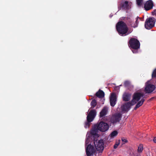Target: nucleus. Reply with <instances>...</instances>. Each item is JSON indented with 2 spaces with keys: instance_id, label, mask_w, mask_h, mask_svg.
<instances>
[{
  "instance_id": "1",
  "label": "nucleus",
  "mask_w": 156,
  "mask_h": 156,
  "mask_svg": "<svg viewBox=\"0 0 156 156\" xmlns=\"http://www.w3.org/2000/svg\"><path fill=\"white\" fill-rule=\"evenodd\" d=\"M109 126L108 124L102 121L100 122L98 124L94 125L91 131V134L94 136L98 137L97 133L98 130L105 132L108 129Z\"/></svg>"
},
{
  "instance_id": "2",
  "label": "nucleus",
  "mask_w": 156,
  "mask_h": 156,
  "mask_svg": "<svg viewBox=\"0 0 156 156\" xmlns=\"http://www.w3.org/2000/svg\"><path fill=\"white\" fill-rule=\"evenodd\" d=\"M116 28L119 34L121 36L126 35L128 30V28L126 23L122 21L118 22L116 24Z\"/></svg>"
},
{
  "instance_id": "3",
  "label": "nucleus",
  "mask_w": 156,
  "mask_h": 156,
  "mask_svg": "<svg viewBox=\"0 0 156 156\" xmlns=\"http://www.w3.org/2000/svg\"><path fill=\"white\" fill-rule=\"evenodd\" d=\"M129 43V46L131 48L133 49H138L140 48V43L136 38H131Z\"/></svg>"
},
{
  "instance_id": "4",
  "label": "nucleus",
  "mask_w": 156,
  "mask_h": 156,
  "mask_svg": "<svg viewBox=\"0 0 156 156\" xmlns=\"http://www.w3.org/2000/svg\"><path fill=\"white\" fill-rule=\"evenodd\" d=\"M155 19L154 18L147 19L145 23V27L147 29H150L154 25Z\"/></svg>"
},
{
  "instance_id": "5",
  "label": "nucleus",
  "mask_w": 156,
  "mask_h": 156,
  "mask_svg": "<svg viewBox=\"0 0 156 156\" xmlns=\"http://www.w3.org/2000/svg\"><path fill=\"white\" fill-rule=\"evenodd\" d=\"M94 143L96 148L98 151H102L104 150V142L103 140H100L97 141V140H94Z\"/></svg>"
},
{
  "instance_id": "6",
  "label": "nucleus",
  "mask_w": 156,
  "mask_h": 156,
  "mask_svg": "<svg viewBox=\"0 0 156 156\" xmlns=\"http://www.w3.org/2000/svg\"><path fill=\"white\" fill-rule=\"evenodd\" d=\"M141 97L144 99L145 98L144 93L140 92L134 93L133 95V99L132 101V102L134 104H136L139 101Z\"/></svg>"
},
{
  "instance_id": "7",
  "label": "nucleus",
  "mask_w": 156,
  "mask_h": 156,
  "mask_svg": "<svg viewBox=\"0 0 156 156\" xmlns=\"http://www.w3.org/2000/svg\"><path fill=\"white\" fill-rule=\"evenodd\" d=\"M118 8L119 11L121 9L127 10L130 7H129V2L127 1H125L123 3L119 2L118 5Z\"/></svg>"
},
{
  "instance_id": "8",
  "label": "nucleus",
  "mask_w": 156,
  "mask_h": 156,
  "mask_svg": "<svg viewBox=\"0 0 156 156\" xmlns=\"http://www.w3.org/2000/svg\"><path fill=\"white\" fill-rule=\"evenodd\" d=\"M95 151L93 146L89 144L86 149V154L87 156H94V154Z\"/></svg>"
},
{
  "instance_id": "9",
  "label": "nucleus",
  "mask_w": 156,
  "mask_h": 156,
  "mask_svg": "<svg viewBox=\"0 0 156 156\" xmlns=\"http://www.w3.org/2000/svg\"><path fill=\"white\" fill-rule=\"evenodd\" d=\"M133 105V104L130 102L125 103L121 107L122 112H127L129 110L131 106Z\"/></svg>"
},
{
  "instance_id": "10",
  "label": "nucleus",
  "mask_w": 156,
  "mask_h": 156,
  "mask_svg": "<svg viewBox=\"0 0 156 156\" xmlns=\"http://www.w3.org/2000/svg\"><path fill=\"white\" fill-rule=\"evenodd\" d=\"M155 88V87L154 85L147 83L145 88V91L146 93H150L152 92Z\"/></svg>"
},
{
  "instance_id": "11",
  "label": "nucleus",
  "mask_w": 156,
  "mask_h": 156,
  "mask_svg": "<svg viewBox=\"0 0 156 156\" xmlns=\"http://www.w3.org/2000/svg\"><path fill=\"white\" fill-rule=\"evenodd\" d=\"M121 115L120 113H116L114 115L111 119V122L114 124L120 121L121 119Z\"/></svg>"
},
{
  "instance_id": "12",
  "label": "nucleus",
  "mask_w": 156,
  "mask_h": 156,
  "mask_svg": "<svg viewBox=\"0 0 156 156\" xmlns=\"http://www.w3.org/2000/svg\"><path fill=\"white\" fill-rule=\"evenodd\" d=\"M117 101V97L115 93L111 94L110 97V101L111 105L114 107L116 104Z\"/></svg>"
},
{
  "instance_id": "13",
  "label": "nucleus",
  "mask_w": 156,
  "mask_h": 156,
  "mask_svg": "<svg viewBox=\"0 0 156 156\" xmlns=\"http://www.w3.org/2000/svg\"><path fill=\"white\" fill-rule=\"evenodd\" d=\"M154 3L151 0H149L147 1L144 4V8L146 11H148L152 9Z\"/></svg>"
},
{
  "instance_id": "14",
  "label": "nucleus",
  "mask_w": 156,
  "mask_h": 156,
  "mask_svg": "<svg viewBox=\"0 0 156 156\" xmlns=\"http://www.w3.org/2000/svg\"><path fill=\"white\" fill-rule=\"evenodd\" d=\"M108 109L106 107H104L100 113L99 116L100 118L103 117L105 116L108 113Z\"/></svg>"
},
{
  "instance_id": "15",
  "label": "nucleus",
  "mask_w": 156,
  "mask_h": 156,
  "mask_svg": "<svg viewBox=\"0 0 156 156\" xmlns=\"http://www.w3.org/2000/svg\"><path fill=\"white\" fill-rule=\"evenodd\" d=\"M131 94L127 93H125L123 95V101H128L130 98Z\"/></svg>"
},
{
  "instance_id": "16",
  "label": "nucleus",
  "mask_w": 156,
  "mask_h": 156,
  "mask_svg": "<svg viewBox=\"0 0 156 156\" xmlns=\"http://www.w3.org/2000/svg\"><path fill=\"white\" fill-rule=\"evenodd\" d=\"M96 96L99 98H102L104 97L105 93L104 91L100 89L95 94Z\"/></svg>"
},
{
  "instance_id": "17",
  "label": "nucleus",
  "mask_w": 156,
  "mask_h": 156,
  "mask_svg": "<svg viewBox=\"0 0 156 156\" xmlns=\"http://www.w3.org/2000/svg\"><path fill=\"white\" fill-rule=\"evenodd\" d=\"M145 101V99L144 98H142L141 101H139L138 103L136 104V106L134 108V110H136L137 108H139L143 104L144 102Z\"/></svg>"
},
{
  "instance_id": "18",
  "label": "nucleus",
  "mask_w": 156,
  "mask_h": 156,
  "mask_svg": "<svg viewBox=\"0 0 156 156\" xmlns=\"http://www.w3.org/2000/svg\"><path fill=\"white\" fill-rule=\"evenodd\" d=\"M145 101V99L144 98H142L141 101H139L138 103L136 104V106L134 108V110H136L137 108H139L143 104L144 102Z\"/></svg>"
},
{
  "instance_id": "19",
  "label": "nucleus",
  "mask_w": 156,
  "mask_h": 156,
  "mask_svg": "<svg viewBox=\"0 0 156 156\" xmlns=\"http://www.w3.org/2000/svg\"><path fill=\"white\" fill-rule=\"evenodd\" d=\"M96 114V112L95 110H90L88 115L94 118Z\"/></svg>"
},
{
  "instance_id": "20",
  "label": "nucleus",
  "mask_w": 156,
  "mask_h": 156,
  "mask_svg": "<svg viewBox=\"0 0 156 156\" xmlns=\"http://www.w3.org/2000/svg\"><path fill=\"white\" fill-rule=\"evenodd\" d=\"M97 104V102L95 99H94L92 100L91 103L90 105L91 106V108H93L95 107Z\"/></svg>"
},
{
  "instance_id": "21",
  "label": "nucleus",
  "mask_w": 156,
  "mask_h": 156,
  "mask_svg": "<svg viewBox=\"0 0 156 156\" xmlns=\"http://www.w3.org/2000/svg\"><path fill=\"white\" fill-rule=\"evenodd\" d=\"M118 134V132L116 130L114 131L110 134V137L113 138L116 136Z\"/></svg>"
},
{
  "instance_id": "22",
  "label": "nucleus",
  "mask_w": 156,
  "mask_h": 156,
  "mask_svg": "<svg viewBox=\"0 0 156 156\" xmlns=\"http://www.w3.org/2000/svg\"><path fill=\"white\" fill-rule=\"evenodd\" d=\"M143 150V145L142 144H140L138 147V152L141 153Z\"/></svg>"
},
{
  "instance_id": "23",
  "label": "nucleus",
  "mask_w": 156,
  "mask_h": 156,
  "mask_svg": "<svg viewBox=\"0 0 156 156\" xmlns=\"http://www.w3.org/2000/svg\"><path fill=\"white\" fill-rule=\"evenodd\" d=\"M130 82L128 80L125 81L124 82V84L125 87H128L130 85Z\"/></svg>"
},
{
  "instance_id": "24",
  "label": "nucleus",
  "mask_w": 156,
  "mask_h": 156,
  "mask_svg": "<svg viewBox=\"0 0 156 156\" xmlns=\"http://www.w3.org/2000/svg\"><path fill=\"white\" fill-rule=\"evenodd\" d=\"M138 18H139V19H140V17H137V18H136V20L135 23L134 24V25L133 26H132L131 25V24L130 23V24L129 25H131V27H133L134 28H135V27H137V25H138L137 21H138Z\"/></svg>"
},
{
  "instance_id": "25",
  "label": "nucleus",
  "mask_w": 156,
  "mask_h": 156,
  "mask_svg": "<svg viewBox=\"0 0 156 156\" xmlns=\"http://www.w3.org/2000/svg\"><path fill=\"white\" fill-rule=\"evenodd\" d=\"M87 121H88V122H91L93 120L94 118L87 115Z\"/></svg>"
},
{
  "instance_id": "26",
  "label": "nucleus",
  "mask_w": 156,
  "mask_h": 156,
  "mask_svg": "<svg viewBox=\"0 0 156 156\" xmlns=\"http://www.w3.org/2000/svg\"><path fill=\"white\" fill-rule=\"evenodd\" d=\"M143 0H136V2L138 6H141L142 4Z\"/></svg>"
},
{
  "instance_id": "27",
  "label": "nucleus",
  "mask_w": 156,
  "mask_h": 156,
  "mask_svg": "<svg viewBox=\"0 0 156 156\" xmlns=\"http://www.w3.org/2000/svg\"><path fill=\"white\" fill-rule=\"evenodd\" d=\"M152 77L153 78L156 77V68L153 71L152 74Z\"/></svg>"
},
{
  "instance_id": "28",
  "label": "nucleus",
  "mask_w": 156,
  "mask_h": 156,
  "mask_svg": "<svg viewBox=\"0 0 156 156\" xmlns=\"http://www.w3.org/2000/svg\"><path fill=\"white\" fill-rule=\"evenodd\" d=\"M90 122L87 121V122H86L85 123V127L87 128V127H89L90 125Z\"/></svg>"
},
{
  "instance_id": "29",
  "label": "nucleus",
  "mask_w": 156,
  "mask_h": 156,
  "mask_svg": "<svg viewBox=\"0 0 156 156\" xmlns=\"http://www.w3.org/2000/svg\"><path fill=\"white\" fill-rule=\"evenodd\" d=\"M122 143L123 142V143H122V144H124L125 143H126L128 141L126 139H125L124 138H122Z\"/></svg>"
},
{
  "instance_id": "30",
  "label": "nucleus",
  "mask_w": 156,
  "mask_h": 156,
  "mask_svg": "<svg viewBox=\"0 0 156 156\" xmlns=\"http://www.w3.org/2000/svg\"><path fill=\"white\" fill-rule=\"evenodd\" d=\"M119 143H116L114 145V148L115 149L116 148H117L118 146L119 145Z\"/></svg>"
},
{
  "instance_id": "31",
  "label": "nucleus",
  "mask_w": 156,
  "mask_h": 156,
  "mask_svg": "<svg viewBox=\"0 0 156 156\" xmlns=\"http://www.w3.org/2000/svg\"><path fill=\"white\" fill-rule=\"evenodd\" d=\"M152 15H155L156 16V9L154 10L153 12H152Z\"/></svg>"
},
{
  "instance_id": "32",
  "label": "nucleus",
  "mask_w": 156,
  "mask_h": 156,
  "mask_svg": "<svg viewBox=\"0 0 156 156\" xmlns=\"http://www.w3.org/2000/svg\"><path fill=\"white\" fill-rule=\"evenodd\" d=\"M137 50L138 49H133V50H132V52L134 53H136L137 52Z\"/></svg>"
},
{
  "instance_id": "33",
  "label": "nucleus",
  "mask_w": 156,
  "mask_h": 156,
  "mask_svg": "<svg viewBox=\"0 0 156 156\" xmlns=\"http://www.w3.org/2000/svg\"><path fill=\"white\" fill-rule=\"evenodd\" d=\"M153 141L155 143H156V137H154L153 139Z\"/></svg>"
},
{
  "instance_id": "34",
  "label": "nucleus",
  "mask_w": 156,
  "mask_h": 156,
  "mask_svg": "<svg viewBox=\"0 0 156 156\" xmlns=\"http://www.w3.org/2000/svg\"><path fill=\"white\" fill-rule=\"evenodd\" d=\"M125 17H122L121 18V20H125Z\"/></svg>"
},
{
  "instance_id": "35",
  "label": "nucleus",
  "mask_w": 156,
  "mask_h": 156,
  "mask_svg": "<svg viewBox=\"0 0 156 156\" xmlns=\"http://www.w3.org/2000/svg\"><path fill=\"white\" fill-rule=\"evenodd\" d=\"M87 140H86V144H87Z\"/></svg>"
},
{
  "instance_id": "36",
  "label": "nucleus",
  "mask_w": 156,
  "mask_h": 156,
  "mask_svg": "<svg viewBox=\"0 0 156 156\" xmlns=\"http://www.w3.org/2000/svg\"><path fill=\"white\" fill-rule=\"evenodd\" d=\"M128 19H129V18H126V19H127V20H128Z\"/></svg>"
},
{
  "instance_id": "37",
  "label": "nucleus",
  "mask_w": 156,
  "mask_h": 156,
  "mask_svg": "<svg viewBox=\"0 0 156 156\" xmlns=\"http://www.w3.org/2000/svg\"><path fill=\"white\" fill-rule=\"evenodd\" d=\"M130 22V20H129Z\"/></svg>"
}]
</instances>
